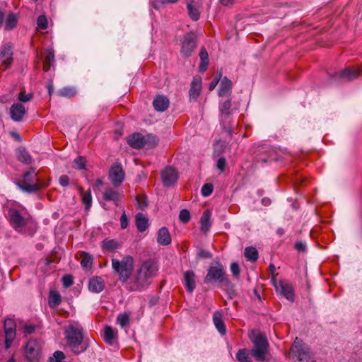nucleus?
I'll list each match as a JSON object with an SVG mask.
<instances>
[{
	"label": "nucleus",
	"mask_w": 362,
	"mask_h": 362,
	"mask_svg": "<svg viewBox=\"0 0 362 362\" xmlns=\"http://www.w3.org/2000/svg\"><path fill=\"white\" fill-rule=\"evenodd\" d=\"M81 265L82 267L88 268L91 267L93 263V257L90 255L86 252L83 251L81 253Z\"/></svg>",
	"instance_id": "79ce46f5"
},
{
	"label": "nucleus",
	"mask_w": 362,
	"mask_h": 362,
	"mask_svg": "<svg viewBox=\"0 0 362 362\" xmlns=\"http://www.w3.org/2000/svg\"><path fill=\"white\" fill-rule=\"evenodd\" d=\"M59 181L62 187H67L69 185V177L66 175L60 176Z\"/></svg>",
	"instance_id": "680f3d73"
},
{
	"label": "nucleus",
	"mask_w": 362,
	"mask_h": 362,
	"mask_svg": "<svg viewBox=\"0 0 362 362\" xmlns=\"http://www.w3.org/2000/svg\"><path fill=\"white\" fill-rule=\"evenodd\" d=\"M269 269L272 274V279L273 278V276L276 279V276L278 275V274H275V266L273 264H270L269 266Z\"/></svg>",
	"instance_id": "69168bd1"
},
{
	"label": "nucleus",
	"mask_w": 362,
	"mask_h": 362,
	"mask_svg": "<svg viewBox=\"0 0 362 362\" xmlns=\"http://www.w3.org/2000/svg\"><path fill=\"white\" fill-rule=\"evenodd\" d=\"M144 135L140 133H134L130 135L127 139L128 144L136 149L144 147Z\"/></svg>",
	"instance_id": "412c9836"
},
{
	"label": "nucleus",
	"mask_w": 362,
	"mask_h": 362,
	"mask_svg": "<svg viewBox=\"0 0 362 362\" xmlns=\"http://www.w3.org/2000/svg\"><path fill=\"white\" fill-rule=\"evenodd\" d=\"M226 165V160L225 158H220L216 163V168L221 171L223 172L225 170Z\"/></svg>",
	"instance_id": "4d7b16f0"
},
{
	"label": "nucleus",
	"mask_w": 362,
	"mask_h": 362,
	"mask_svg": "<svg viewBox=\"0 0 362 362\" xmlns=\"http://www.w3.org/2000/svg\"><path fill=\"white\" fill-rule=\"evenodd\" d=\"M33 97L32 93L26 94L25 92L21 91L19 93L18 98L21 102L25 103L30 101Z\"/></svg>",
	"instance_id": "5fc2aeb1"
},
{
	"label": "nucleus",
	"mask_w": 362,
	"mask_h": 362,
	"mask_svg": "<svg viewBox=\"0 0 362 362\" xmlns=\"http://www.w3.org/2000/svg\"><path fill=\"white\" fill-rule=\"evenodd\" d=\"M201 91V83L200 81L194 79L190 85L189 90V95L190 99L196 100L199 96Z\"/></svg>",
	"instance_id": "72a5a7b5"
},
{
	"label": "nucleus",
	"mask_w": 362,
	"mask_h": 362,
	"mask_svg": "<svg viewBox=\"0 0 362 362\" xmlns=\"http://www.w3.org/2000/svg\"><path fill=\"white\" fill-rule=\"evenodd\" d=\"M109 179L115 187H118L124 179V172L120 163L114 164L109 171Z\"/></svg>",
	"instance_id": "f8f14e48"
},
{
	"label": "nucleus",
	"mask_w": 362,
	"mask_h": 362,
	"mask_svg": "<svg viewBox=\"0 0 362 362\" xmlns=\"http://www.w3.org/2000/svg\"><path fill=\"white\" fill-rule=\"evenodd\" d=\"M117 332L110 326H105L104 328V340L106 343L112 344V341L117 337Z\"/></svg>",
	"instance_id": "e433bc0d"
},
{
	"label": "nucleus",
	"mask_w": 362,
	"mask_h": 362,
	"mask_svg": "<svg viewBox=\"0 0 362 362\" xmlns=\"http://www.w3.org/2000/svg\"><path fill=\"white\" fill-rule=\"evenodd\" d=\"M180 54L184 57H189L197 46V37L194 33H185L180 39Z\"/></svg>",
	"instance_id": "1a4fd4ad"
},
{
	"label": "nucleus",
	"mask_w": 362,
	"mask_h": 362,
	"mask_svg": "<svg viewBox=\"0 0 362 362\" xmlns=\"http://www.w3.org/2000/svg\"><path fill=\"white\" fill-rule=\"evenodd\" d=\"M160 4H163L161 0L154 1L152 5L155 9H159Z\"/></svg>",
	"instance_id": "774afa93"
},
{
	"label": "nucleus",
	"mask_w": 362,
	"mask_h": 362,
	"mask_svg": "<svg viewBox=\"0 0 362 362\" xmlns=\"http://www.w3.org/2000/svg\"><path fill=\"white\" fill-rule=\"evenodd\" d=\"M200 64L199 66V70L200 72H204L209 66V54L204 47L200 49L199 54Z\"/></svg>",
	"instance_id": "c85d7f7f"
},
{
	"label": "nucleus",
	"mask_w": 362,
	"mask_h": 362,
	"mask_svg": "<svg viewBox=\"0 0 362 362\" xmlns=\"http://www.w3.org/2000/svg\"><path fill=\"white\" fill-rule=\"evenodd\" d=\"M221 74H219L218 76L214 78V79L209 84V90H213L215 88V87L217 86L219 81L221 80Z\"/></svg>",
	"instance_id": "052dcab7"
},
{
	"label": "nucleus",
	"mask_w": 362,
	"mask_h": 362,
	"mask_svg": "<svg viewBox=\"0 0 362 362\" xmlns=\"http://www.w3.org/2000/svg\"><path fill=\"white\" fill-rule=\"evenodd\" d=\"M179 218L183 223H187L190 220V213L187 209H182L179 214Z\"/></svg>",
	"instance_id": "de8ad7c7"
},
{
	"label": "nucleus",
	"mask_w": 362,
	"mask_h": 362,
	"mask_svg": "<svg viewBox=\"0 0 362 362\" xmlns=\"http://www.w3.org/2000/svg\"><path fill=\"white\" fill-rule=\"evenodd\" d=\"M23 329L25 334H31L35 332L36 326L34 325H25Z\"/></svg>",
	"instance_id": "6e6d98bb"
},
{
	"label": "nucleus",
	"mask_w": 362,
	"mask_h": 362,
	"mask_svg": "<svg viewBox=\"0 0 362 362\" xmlns=\"http://www.w3.org/2000/svg\"><path fill=\"white\" fill-rule=\"evenodd\" d=\"M20 186L25 192H34L45 185L38 182L37 174L35 169L31 168L28 172L24 173Z\"/></svg>",
	"instance_id": "6e6552de"
},
{
	"label": "nucleus",
	"mask_w": 362,
	"mask_h": 362,
	"mask_svg": "<svg viewBox=\"0 0 362 362\" xmlns=\"http://www.w3.org/2000/svg\"><path fill=\"white\" fill-rule=\"evenodd\" d=\"M117 322L122 328H124L129 325V315L126 313L119 314L117 317Z\"/></svg>",
	"instance_id": "37998d69"
},
{
	"label": "nucleus",
	"mask_w": 362,
	"mask_h": 362,
	"mask_svg": "<svg viewBox=\"0 0 362 362\" xmlns=\"http://www.w3.org/2000/svg\"><path fill=\"white\" fill-rule=\"evenodd\" d=\"M157 243L160 245H168L171 243V236L166 227L160 228L158 231Z\"/></svg>",
	"instance_id": "aec40b11"
},
{
	"label": "nucleus",
	"mask_w": 362,
	"mask_h": 362,
	"mask_svg": "<svg viewBox=\"0 0 362 362\" xmlns=\"http://www.w3.org/2000/svg\"><path fill=\"white\" fill-rule=\"evenodd\" d=\"M39 351L37 343L35 340H30L25 346V356L30 362L37 359Z\"/></svg>",
	"instance_id": "f3484780"
},
{
	"label": "nucleus",
	"mask_w": 362,
	"mask_h": 362,
	"mask_svg": "<svg viewBox=\"0 0 362 362\" xmlns=\"http://www.w3.org/2000/svg\"><path fill=\"white\" fill-rule=\"evenodd\" d=\"M213 192V185L211 183L204 184L202 187V194L207 197L210 195Z\"/></svg>",
	"instance_id": "864d4df0"
},
{
	"label": "nucleus",
	"mask_w": 362,
	"mask_h": 362,
	"mask_svg": "<svg viewBox=\"0 0 362 362\" xmlns=\"http://www.w3.org/2000/svg\"><path fill=\"white\" fill-rule=\"evenodd\" d=\"M213 321L217 330L221 335H225L226 333V329L224 322L222 319V314L219 311H216L214 313Z\"/></svg>",
	"instance_id": "a878e982"
},
{
	"label": "nucleus",
	"mask_w": 362,
	"mask_h": 362,
	"mask_svg": "<svg viewBox=\"0 0 362 362\" xmlns=\"http://www.w3.org/2000/svg\"><path fill=\"white\" fill-rule=\"evenodd\" d=\"M89 290L95 292L100 293L105 288V283L103 279L100 276H95L90 279L88 284Z\"/></svg>",
	"instance_id": "5701e85b"
},
{
	"label": "nucleus",
	"mask_w": 362,
	"mask_h": 362,
	"mask_svg": "<svg viewBox=\"0 0 362 362\" xmlns=\"http://www.w3.org/2000/svg\"><path fill=\"white\" fill-rule=\"evenodd\" d=\"M124 195L122 193L111 187H107L103 193V198L105 202H122Z\"/></svg>",
	"instance_id": "a211bd4d"
},
{
	"label": "nucleus",
	"mask_w": 362,
	"mask_h": 362,
	"mask_svg": "<svg viewBox=\"0 0 362 362\" xmlns=\"http://www.w3.org/2000/svg\"><path fill=\"white\" fill-rule=\"evenodd\" d=\"M4 328H16V324L13 319L6 318L4 322Z\"/></svg>",
	"instance_id": "13d9d810"
},
{
	"label": "nucleus",
	"mask_w": 362,
	"mask_h": 362,
	"mask_svg": "<svg viewBox=\"0 0 362 362\" xmlns=\"http://www.w3.org/2000/svg\"><path fill=\"white\" fill-rule=\"evenodd\" d=\"M120 226L122 229H124L128 226V218L124 211L120 218Z\"/></svg>",
	"instance_id": "e2e57ef3"
},
{
	"label": "nucleus",
	"mask_w": 362,
	"mask_h": 362,
	"mask_svg": "<svg viewBox=\"0 0 362 362\" xmlns=\"http://www.w3.org/2000/svg\"><path fill=\"white\" fill-rule=\"evenodd\" d=\"M68 346L76 354L83 352L88 346L86 341H83V328L76 322L69 325L64 332Z\"/></svg>",
	"instance_id": "7ed1b4c3"
},
{
	"label": "nucleus",
	"mask_w": 362,
	"mask_h": 362,
	"mask_svg": "<svg viewBox=\"0 0 362 362\" xmlns=\"http://www.w3.org/2000/svg\"><path fill=\"white\" fill-rule=\"evenodd\" d=\"M62 281L65 288H69L74 284V277L71 274L64 275L62 279Z\"/></svg>",
	"instance_id": "09e8293b"
},
{
	"label": "nucleus",
	"mask_w": 362,
	"mask_h": 362,
	"mask_svg": "<svg viewBox=\"0 0 362 362\" xmlns=\"http://www.w3.org/2000/svg\"><path fill=\"white\" fill-rule=\"evenodd\" d=\"M197 257L199 259H210L212 257V254L208 250L201 249L198 251Z\"/></svg>",
	"instance_id": "603ef678"
},
{
	"label": "nucleus",
	"mask_w": 362,
	"mask_h": 362,
	"mask_svg": "<svg viewBox=\"0 0 362 362\" xmlns=\"http://www.w3.org/2000/svg\"><path fill=\"white\" fill-rule=\"evenodd\" d=\"M135 223L137 230L139 232H144L148 228V220L141 213H138L135 216Z\"/></svg>",
	"instance_id": "cd10ccee"
},
{
	"label": "nucleus",
	"mask_w": 362,
	"mask_h": 362,
	"mask_svg": "<svg viewBox=\"0 0 362 362\" xmlns=\"http://www.w3.org/2000/svg\"><path fill=\"white\" fill-rule=\"evenodd\" d=\"M211 210L206 209L202 214L199 223L201 224L200 230L202 233L206 234L211 227L212 223L211 221Z\"/></svg>",
	"instance_id": "6ab92c4d"
},
{
	"label": "nucleus",
	"mask_w": 362,
	"mask_h": 362,
	"mask_svg": "<svg viewBox=\"0 0 362 362\" xmlns=\"http://www.w3.org/2000/svg\"><path fill=\"white\" fill-rule=\"evenodd\" d=\"M153 105L157 111L163 112L169 106V100L163 95H158L153 100Z\"/></svg>",
	"instance_id": "b1692460"
},
{
	"label": "nucleus",
	"mask_w": 362,
	"mask_h": 362,
	"mask_svg": "<svg viewBox=\"0 0 362 362\" xmlns=\"http://www.w3.org/2000/svg\"><path fill=\"white\" fill-rule=\"evenodd\" d=\"M230 271L233 277L238 279L240 276V266L237 262H233L230 264Z\"/></svg>",
	"instance_id": "3c124183"
},
{
	"label": "nucleus",
	"mask_w": 362,
	"mask_h": 362,
	"mask_svg": "<svg viewBox=\"0 0 362 362\" xmlns=\"http://www.w3.org/2000/svg\"><path fill=\"white\" fill-rule=\"evenodd\" d=\"M26 112L25 106L20 103H13L9 109L11 119L16 122H22Z\"/></svg>",
	"instance_id": "4468645a"
},
{
	"label": "nucleus",
	"mask_w": 362,
	"mask_h": 362,
	"mask_svg": "<svg viewBox=\"0 0 362 362\" xmlns=\"http://www.w3.org/2000/svg\"><path fill=\"white\" fill-rule=\"evenodd\" d=\"M144 147L147 148H152L156 147L159 142L158 138L151 134L144 136Z\"/></svg>",
	"instance_id": "c9c22d12"
},
{
	"label": "nucleus",
	"mask_w": 362,
	"mask_h": 362,
	"mask_svg": "<svg viewBox=\"0 0 362 362\" xmlns=\"http://www.w3.org/2000/svg\"><path fill=\"white\" fill-rule=\"evenodd\" d=\"M218 110L220 112V122L223 129L231 134L233 131L232 123V114L233 109L232 108V101L230 99L221 100L219 103Z\"/></svg>",
	"instance_id": "0eeeda50"
},
{
	"label": "nucleus",
	"mask_w": 362,
	"mask_h": 362,
	"mask_svg": "<svg viewBox=\"0 0 362 362\" xmlns=\"http://www.w3.org/2000/svg\"><path fill=\"white\" fill-rule=\"evenodd\" d=\"M294 247L298 252H305L306 251V245L305 243H303L302 241L296 242Z\"/></svg>",
	"instance_id": "bf43d9fd"
},
{
	"label": "nucleus",
	"mask_w": 362,
	"mask_h": 362,
	"mask_svg": "<svg viewBox=\"0 0 362 362\" xmlns=\"http://www.w3.org/2000/svg\"><path fill=\"white\" fill-rule=\"evenodd\" d=\"M79 192L82 197L83 204H91L92 195L90 189L84 191L82 187H80Z\"/></svg>",
	"instance_id": "c03bdc74"
},
{
	"label": "nucleus",
	"mask_w": 362,
	"mask_h": 362,
	"mask_svg": "<svg viewBox=\"0 0 362 362\" xmlns=\"http://www.w3.org/2000/svg\"><path fill=\"white\" fill-rule=\"evenodd\" d=\"M37 27L42 30H45L48 27L47 20L45 16L40 15L37 18Z\"/></svg>",
	"instance_id": "49530a36"
},
{
	"label": "nucleus",
	"mask_w": 362,
	"mask_h": 362,
	"mask_svg": "<svg viewBox=\"0 0 362 362\" xmlns=\"http://www.w3.org/2000/svg\"><path fill=\"white\" fill-rule=\"evenodd\" d=\"M86 159L82 156H78L74 160L75 168L78 170L85 169L86 167Z\"/></svg>",
	"instance_id": "8fccbe9b"
},
{
	"label": "nucleus",
	"mask_w": 362,
	"mask_h": 362,
	"mask_svg": "<svg viewBox=\"0 0 362 362\" xmlns=\"http://www.w3.org/2000/svg\"><path fill=\"white\" fill-rule=\"evenodd\" d=\"M16 156L18 161L24 164H30L32 161V157L29 152L24 148H18L16 151Z\"/></svg>",
	"instance_id": "c756f323"
},
{
	"label": "nucleus",
	"mask_w": 362,
	"mask_h": 362,
	"mask_svg": "<svg viewBox=\"0 0 362 362\" xmlns=\"http://www.w3.org/2000/svg\"><path fill=\"white\" fill-rule=\"evenodd\" d=\"M4 330L5 334V349H8L11 348V344L16 338V328H4Z\"/></svg>",
	"instance_id": "7c9ffc66"
},
{
	"label": "nucleus",
	"mask_w": 362,
	"mask_h": 362,
	"mask_svg": "<svg viewBox=\"0 0 362 362\" xmlns=\"http://www.w3.org/2000/svg\"><path fill=\"white\" fill-rule=\"evenodd\" d=\"M272 284L275 287L276 292L279 293L284 297L291 302L295 300L294 288L291 283L285 279H281L277 282L274 276L272 279Z\"/></svg>",
	"instance_id": "9d476101"
},
{
	"label": "nucleus",
	"mask_w": 362,
	"mask_h": 362,
	"mask_svg": "<svg viewBox=\"0 0 362 362\" xmlns=\"http://www.w3.org/2000/svg\"><path fill=\"white\" fill-rule=\"evenodd\" d=\"M291 352L293 357H296L298 361H303L309 357L310 351L306 347L303 340L296 338L291 347Z\"/></svg>",
	"instance_id": "9b49d317"
},
{
	"label": "nucleus",
	"mask_w": 362,
	"mask_h": 362,
	"mask_svg": "<svg viewBox=\"0 0 362 362\" xmlns=\"http://www.w3.org/2000/svg\"><path fill=\"white\" fill-rule=\"evenodd\" d=\"M235 0H220V3L225 6L233 4Z\"/></svg>",
	"instance_id": "338daca9"
},
{
	"label": "nucleus",
	"mask_w": 362,
	"mask_h": 362,
	"mask_svg": "<svg viewBox=\"0 0 362 362\" xmlns=\"http://www.w3.org/2000/svg\"><path fill=\"white\" fill-rule=\"evenodd\" d=\"M244 255L247 260L255 262L258 257V251L254 247H247L245 249Z\"/></svg>",
	"instance_id": "58836bf2"
},
{
	"label": "nucleus",
	"mask_w": 362,
	"mask_h": 362,
	"mask_svg": "<svg viewBox=\"0 0 362 362\" xmlns=\"http://www.w3.org/2000/svg\"><path fill=\"white\" fill-rule=\"evenodd\" d=\"M359 70L355 67H346L344 70L336 73L334 78L336 80L352 81L359 76Z\"/></svg>",
	"instance_id": "2eb2a0df"
},
{
	"label": "nucleus",
	"mask_w": 362,
	"mask_h": 362,
	"mask_svg": "<svg viewBox=\"0 0 362 362\" xmlns=\"http://www.w3.org/2000/svg\"><path fill=\"white\" fill-rule=\"evenodd\" d=\"M62 302L61 295L57 291H52L49 293L48 303L50 308L58 306Z\"/></svg>",
	"instance_id": "4c0bfd02"
},
{
	"label": "nucleus",
	"mask_w": 362,
	"mask_h": 362,
	"mask_svg": "<svg viewBox=\"0 0 362 362\" xmlns=\"http://www.w3.org/2000/svg\"><path fill=\"white\" fill-rule=\"evenodd\" d=\"M184 281L186 290L192 293L196 286L195 274L193 271H187L184 274Z\"/></svg>",
	"instance_id": "4be33fe9"
},
{
	"label": "nucleus",
	"mask_w": 362,
	"mask_h": 362,
	"mask_svg": "<svg viewBox=\"0 0 362 362\" xmlns=\"http://www.w3.org/2000/svg\"><path fill=\"white\" fill-rule=\"evenodd\" d=\"M54 62V53L52 49H47L45 51V56L43 60V70L47 72L50 70L51 66Z\"/></svg>",
	"instance_id": "bb28decb"
},
{
	"label": "nucleus",
	"mask_w": 362,
	"mask_h": 362,
	"mask_svg": "<svg viewBox=\"0 0 362 362\" xmlns=\"http://www.w3.org/2000/svg\"><path fill=\"white\" fill-rule=\"evenodd\" d=\"M158 267L157 264L148 259L143 262L135 275L130 290L141 291L148 287L151 283V279L156 276Z\"/></svg>",
	"instance_id": "f03ea898"
},
{
	"label": "nucleus",
	"mask_w": 362,
	"mask_h": 362,
	"mask_svg": "<svg viewBox=\"0 0 362 362\" xmlns=\"http://www.w3.org/2000/svg\"><path fill=\"white\" fill-rule=\"evenodd\" d=\"M203 281L207 285L217 284L226 291L230 298L236 295L235 285L228 279L223 265L218 260L211 263Z\"/></svg>",
	"instance_id": "f257e3e1"
},
{
	"label": "nucleus",
	"mask_w": 362,
	"mask_h": 362,
	"mask_svg": "<svg viewBox=\"0 0 362 362\" xmlns=\"http://www.w3.org/2000/svg\"><path fill=\"white\" fill-rule=\"evenodd\" d=\"M105 185L104 178H98L93 182L91 183L93 190L97 193L101 191L102 187Z\"/></svg>",
	"instance_id": "a18cd8bd"
},
{
	"label": "nucleus",
	"mask_w": 362,
	"mask_h": 362,
	"mask_svg": "<svg viewBox=\"0 0 362 362\" xmlns=\"http://www.w3.org/2000/svg\"><path fill=\"white\" fill-rule=\"evenodd\" d=\"M249 338L253 344L250 350V354L257 361L264 362L266 361V354L269 353V342L264 334L252 330Z\"/></svg>",
	"instance_id": "20e7f679"
},
{
	"label": "nucleus",
	"mask_w": 362,
	"mask_h": 362,
	"mask_svg": "<svg viewBox=\"0 0 362 362\" xmlns=\"http://www.w3.org/2000/svg\"><path fill=\"white\" fill-rule=\"evenodd\" d=\"M249 351L247 349H239L236 354V359L239 362H252L249 356Z\"/></svg>",
	"instance_id": "a19ab883"
},
{
	"label": "nucleus",
	"mask_w": 362,
	"mask_h": 362,
	"mask_svg": "<svg viewBox=\"0 0 362 362\" xmlns=\"http://www.w3.org/2000/svg\"><path fill=\"white\" fill-rule=\"evenodd\" d=\"M57 94L59 97L71 98L77 94V90L75 87L66 86L59 90Z\"/></svg>",
	"instance_id": "f704fd0d"
},
{
	"label": "nucleus",
	"mask_w": 362,
	"mask_h": 362,
	"mask_svg": "<svg viewBox=\"0 0 362 362\" xmlns=\"http://www.w3.org/2000/svg\"><path fill=\"white\" fill-rule=\"evenodd\" d=\"M13 47L10 43L4 45L0 49V60L4 65V69H7L13 62Z\"/></svg>",
	"instance_id": "ddd939ff"
},
{
	"label": "nucleus",
	"mask_w": 362,
	"mask_h": 362,
	"mask_svg": "<svg viewBox=\"0 0 362 362\" xmlns=\"http://www.w3.org/2000/svg\"><path fill=\"white\" fill-rule=\"evenodd\" d=\"M187 9L188 15L192 21H197L199 19L200 13L199 10L193 6V3H187Z\"/></svg>",
	"instance_id": "ea45409f"
},
{
	"label": "nucleus",
	"mask_w": 362,
	"mask_h": 362,
	"mask_svg": "<svg viewBox=\"0 0 362 362\" xmlns=\"http://www.w3.org/2000/svg\"><path fill=\"white\" fill-rule=\"evenodd\" d=\"M161 179L165 186H171L177 182V173L175 168L167 167L161 173Z\"/></svg>",
	"instance_id": "dca6fc26"
},
{
	"label": "nucleus",
	"mask_w": 362,
	"mask_h": 362,
	"mask_svg": "<svg viewBox=\"0 0 362 362\" xmlns=\"http://www.w3.org/2000/svg\"><path fill=\"white\" fill-rule=\"evenodd\" d=\"M133 263V258L130 255L124 257L122 261L112 259V269L119 275V281L124 283L130 278L134 268Z\"/></svg>",
	"instance_id": "423d86ee"
},
{
	"label": "nucleus",
	"mask_w": 362,
	"mask_h": 362,
	"mask_svg": "<svg viewBox=\"0 0 362 362\" xmlns=\"http://www.w3.org/2000/svg\"><path fill=\"white\" fill-rule=\"evenodd\" d=\"M121 247V244L115 239H105L102 242V247L109 252H115Z\"/></svg>",
	"instance_id": "473e14b6"
},
{
	"label": "nucleus",
	"mask_w": 362,
	"mask_h": 362,
	"mask_svg": "<svg viewBox=\"0 0 362 362\" xmlns=\"http://www.w3.org/2000/svg\"><path fill=\"white\" fill-rule=\"evenodd\" d=\"M18 21V16L16 13H8L5 20V30L9 31L14 29L17 25Z\"/></svg>",
	"instance_id": "2f4dec72"
},
{
	"label": "nucleus",
	"mask_w": 362,
	"mask_h": 362,
	"mask_svg": "<svg viewBox=\"0 0 362 362\" xmlns=\"http://www.w3.org/2000/svg\"><path fill=\"white\" fill-rule=\"evenodd\" d=\"M137 199V204H147V197L146 195H138L136 197Z\"/></svg>",
	"instance_id": "0e129e2a"
},
{
	"label": "nucleus",
	"mask_w": 362,
	"mask_h": 362,
	"mask_svg": "<svg viewBox=\"0 0 362 362\" xmlns=\"http://www.w3.org/2000/svg\"><path fill=\"white\" fill-rule=\"evenodd\" d=\"M6 218L10 226L18 233H21L29 221V216L25 214L23 209L14 207L8 208Z\"/></svg>",
	"instance_id": "39448f33"
},
{
	"label": "nucleus",
	"mask_w": 362,
	"mask_h": 362,
	"mask_svg": "<svg viewBox=\"0 0 362 362\" xmlns=\"http://www.w3.org/2000/svg\"><path fill=\"white\" fill-rule=\"evenodd\" d=\"M233 83L230 80H229L226 76L223 77L219 86L218 89V96L223 97L230 93L232 90Z\"/></svg>",
	"instance_id": "393cba45"
}]
</instances>
